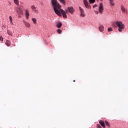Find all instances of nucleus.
Segmentation results:
<instances>
[{
  "instance_id": "nucleus-1",
  "label": "nucleus",
  "mask_w": 128,
  "mask_h": 128,
  "mask_svg": "<svg viewBox=\"0 0 128 128\" xmlns=\"http://www.w3.org/2000/svg\"><path fill=\"white\" fill-rule=\"evenodd\" d=\"M51 2L52 6L54 8L55 14H56L58 16H61L62 14L63 18H68L66 12L62 9L60 8V5L58 2V0H52Z\"/></svg>"
},
{
  "instance_id": "nucleus-2",
  "label": "nucleus",
  "mask_w": 128,
  "mask_h": 128,
  "mask_svg": "<svg viewBox=\"0 0 128 128\" xmlns=\"http://www.w3.org/2000/svg\"><path fill=\"white\" fill-rule=\"evenodd\" d=\"M116 26L118 28V30L120 32H122L124 30L125 26L124 24H122V22L117 21L116 22Z\"/></svg>"
},
{
  "instance_id": "nucleus-3",
  "label": "nucleus",
  "mask_w": 128,
  "mask_h": 128,
  "mask_svg": "<svg viewBox=\"0 0 128 128\" xmlns=\"http://www.w3.org/2000/svg\"><path fill=\"white\" fill-rule=\"evenodd\" d=\"M79 10H80V16H82L84 18L86 16V14H84V8H82L80 6L79 7Z\"/></svg>"
},
{
  "instance_id": "nucleus-4",
  "label": "nucleus",
  "mask_w": 128,
  "mask_h": 128,
  "mask_svg": "<svg viewBox=\"0 0 128 128\" xmlns=\"http://www.w3.org/2000/svg\"><path fill=\"white\" fill-rule=\"evenodd\" d=\"M84 4L86 8H90V5L88 4V0H84Z\"/></svg>"
},
{
  "instance_id": "nucleus-5",
  "label": "nucleus",
  "mask_w": 128,
  "mask_h": 128,
  "mask_svg": "<svg viewBox=\"0 0 128 128\" xmlns=\"http://www.w3.org/2000/svg\"><path fill=\"white\" fill-rule=\"evenodd\" d=\"M68 10L71 14H72L74 12V9L72 7H68Z\"/></svg>"
},
{
  "instance_id": "nucleus-6",
  "label": "nucleus",
  "mask_w": 128,
  "mask_h": 128,
  "mask_svg": "<svg viewBox=\"0 0 128 128\" xmlns=\"http://www.w3.org/2000/svg\"><path fill=\"white\" fill-rule=\"evenodd\" d=\"M102 12H104V6L102 5V4L101 3L99 6V12L102 14Z\"/></svg>"
},
{
  "instance_id": "nucleus-7",
  "label": "nucleus",
  "mask_w": 128,
  "mask_h": 128,
  "mask_svg": "<svg viewBox=\"0 0 128 128\" xmlns=\"http://www.w3.org/2000/svg\"><path fill=\"white\" fill-rule=\"evenodd\" d=\"M16 12L18 14H22V9H20V7L18 6L16 10Z\"/></svg>"
},
{
  "instance_id": "nucleus-8",
  "label": "nucleus",
  "mask_w": 128,
  "mask_h": 128,
  "mask_svg": "<svg viewBox=\"0 0 128 128\" xmlns=\"http://www.w3.org/2000/svg\"><path fill=\"white\" fill-rule=\"evenodd\" d=\"M99 124H100V126H102V128H106V126L104 125V122L100 120L99 122Z\"/></svg>"
},
{
  "instance_id": "nucleus-9",
  "label": "nucleus",
  "mask_w": 128,
  "mask_h": 128,
  "mask_svg": "<svg viewBox=\"0 0 128 128\" xmlns=\"http://www.w3.org/2000/svg\"><path fill=\"white\" fill-rule=\"evenodd\" d=\"M25 14L27 20H28V16H30V12H28V10H26Z\"/></svg>"
},
{
  "instance_id": "nucleus-10",
  "label": "nucleus",
  "mask_w": 128,
  "mask_h": 128,
  "mask_svg": "<svg viewBox=\"0 0 128 128\" xmlns=\"http://www.w3.org/2000/svg\"><path fill=\"white\" fill-rule=\"evenodd\" d=\"M99 30L100 32H104V26H99Z\"/></svg>"
},
{
  "instance_id": "nucleus-11",
  "label": "nucleus",
  "mask_w": 128,
  "mask_h": 128,
  "mask_svg": "<svg viewBox=\"0 0 128 128\" xmlns=\"http://www.w3.org/2000/svg\"><path fill=\"white\" fill-rule=\"evenodd\" d=\"M24 24H25V26H27V28H30V24L28 22L26 21L24 22Z\"/></svg>"
},
{
  "instance_id": "nucleus-12",
  "label": "nucleus",
  "mask_w": 128,
  "mask_h": 128,
  "mask_svg": "<svg viewBox=\"0 0 128 128\" xmlns=\"http://www.w3.org/2000/svg\"><path fill=\"white\" fill-rule=\"evenodd\" d=\"M62 24L60 22H58L57 23L56 26L58 28H62Z\"/></svg>"
},
{
  "instance_id": "nucleus-13",
  "label": "nucleus",
  "mask_w": 128,
  "mask_h": 128,
  "mask_svg": "<svg viewBox=\"0 0 128 128\" xmlns=\"http://www.w3.org/2000/svg\"><path fill=\"white\" fill-rule=\"evenodd\" d=\"M10 41L7 40L6 42V46H10Z\"/></svg>"
},
{
  "instance_id": "nucleus-14",
  "label": "nucleus",
  "mask_w": 128,
  "mask_h": 128,
  "mask_svg": "<svg viewBox=\"0 0 128 128\" xmlns=\"http://www.w3.org/2000/svg\"><path fill=\"white\" fill-rule=\"evenodd\" d=\"M110 2V6H114V0H108Z\"/></svg>"
},
{
  "instance_id": "nucleus-15",
  "label": "nucleus",
  "mask_w": 128,
  "mask_h": 128,
  "mask_svg": "<svg viewBox=\"0 0 128 128\" xmlns=\"http://www.w3.org/2000/svg\"><path fill=\"white\" fill-rule=\"evenodd\" d=\"M14 4H16V6H18L20 4V2L18 0H14Z\"/></svg>"
},
{
  "instance_id": "nucleus-16",
  "label": "nucleus",
  "mask_w": 128,
  "mask_h": 128,
  "mask_svg": "<svg viewBox=\"0 0 128 128\" xmlns=\"http://www.w3.org/2000/svg\"><path fill=\"white\" fill-rule=\"evenodd\" d=\"M121 8H122V12H126V8H124V7L122 6Z\"/></svg>"
},
{
  "instance_id": "nucleus-17",
  "label": "nucleus",
  "mask_w": 128,
  "mask_h": 128,
  "mask_svg": "<svg viewBox=\"0 0 128 128\" xmlns=\"http://www.w3.org/2000/svg\"><path fill=\"white\" fill-rule=\"evenodd\" d=\"M90 4H94L96 0H89Z\"/></svg>"
},
{
  "instance_id": "nucleus-18",
  "label": "nucleus",
  "mask_w": 128,
  "mask_h": 128,
  "mask_svg": "<svg viewBox=\"0 0 128 128\" xmlns=\"http://www.w3.org/2000/svg\"><path fill=\"white\" fill-rule=\"evenodd\" d=\"M60 2H62L63 4L66 5V0H59Z\"/></svg>"
},
{
  "instance_id": "nucleus-19",
  "label": "nucleus",
  "mask_w": 128,
  "mask_h": 128,
  "mask_svg": "<svg viewBox=\"0 0 128 128\" xmlns=\"http://www.w3.org/2000/svg\"><path fill=\"white\" fill-rule=\"evenodd\" d=\"M105 124L106 126H110V124H108V122L106 120L105 121Z\"/></svg>"
},
{
  "instance_id": "nucleus-20",
  "label": "nucleus",
  "mask_w": 128,
  "mask_h": 128,
  "mask_svg": "<svg viewBox=\"0 0 128 128\" xmlns=\"http://www.w3.org/2000/svg\"><path fill=\"white\" fill-rule=\"evenodd\" d=\"M9 18H10V22L11 24H12V18L11 16H9Z\"/></svg>"
},
{
  "instance_id": "nucleus-21",
  "label": "nucleus",
  "mask_w": 128,
  "mask_h": 128,
  "mask_svg": "<svg viewBox=\"0 0 128 128\" xmlns=\"http://www.w3.org/2000/svg\"><path fill=\"white\" fill-rule=\"evenodd\" d=\"M31 8H32V10H36V6H32Z\"/></svg>"
},
{
  "instance_id": "nucleus-22",
  "label": "nucleus",
  "mask_w": 128,
  "mask_h": 128,
  "mask_svg": "<svg viewBox=\"0 0 128 128\" xmlns=\"http://www.w3.org/2000/svg\"><path fill=\"white\" fill-rule=\"evenodd\" d=\"M32 21L33 22H34V24H36V18H32Z\"/></svg>"
},
{
  "instance_id": "nucleus-23",
  "label": "nucleus",
  "mask_w": 128,
  "mask_h": 128,
  "mask_svg": "<svg viewBox=\"0 0 128 128\" xmlns=\"http://www.w3.org/2000/svg\"><path fill=\"white\" fill-rule=\"evenodd\" d=\"M57 32H58V34H62V30H61L58 29L57 30Z\"/></svg>"
},
{
  "instance_id": "nucleus-24",
  "label": "nucleus",
  "mask_w": 128,
  "mask_h": 128,
  "mask_svg": "<svg viewBox=\"0 0 128 128\" xmlns=\"http://www.w3.org/2000/svg\"><path fill=\"white\" fill-rule=\"evenodd\" d=\"M112 28H108V32H112Z\"/></svg>"
},
{
  "instance_id": "nucleus-25",
  "label": "nucleus",
  "mask_w": 128,
  "mask_h": 128,
  "mask_svg": "<svg viewBox=\"0 0 128 128\" xmlns=\"http://www.w3.org/2000/svg\"><path fill=\"white\" fill-rule=\"evenodd\" d=\"M0 40L2 42V40H4V38H2V36H0Z\"/></svg>"
},
{
  "instance_id": "nucleus-26",
  "label": "nucleus",
  "mask_w": 128,
  "mask_h": 128,
  "mask_svg": "<svg viewBox=\"0 0 128 128\" xmlns=\"http://www.w3.org/2000/svg\"><path fill=\"white\" fill-rule=\"evenodd\" d=\"M8 34H9V36H12V33L10 32L9 31H8Z\"/></svg>"
},
{
  "instance_id": "nucleus-27",
  "label": "nucleus",
  "mask_w": 128,
  "mask_h": 128,
  "mask_svg": "<svg viewBox=\"0 0 128 128\" xmlns=\"http://www.w3.org/2000/svg\"><path fill=\"white\" fill-rule=\"evenodd\" d=\"M97 128H100V124L97 125Z\"/></svg>"
},
{
  "instance_id": "nucleus-28",
  "label": "nucleus",
  "mask_w": 128,
  "mask_h": 128,
  "mask_svg": "<svg viewBox=\"0 0 128 128\" xmlns=\"http://www.w3.org/2000/svg\"><path fill=\"white\" fill-rule=\"evenodd\" d=\"M98 7V5L97 4H94L93 6V8H96Z\"/></svg>"
},
{
  "instance_id": "nucleus-29",
  "label": "nucleus",
  "mask_w": 128,
  "mask_h": 128,
  "mask_svg": "<svg viewBox=\"0 0 128 128\" xmlns=\"http://www.w3.org/2000/svg\"><path fill=\"white\" fill-rule=\"evenodd\" d=\"M34 12H38V10L36 9L34 10Z\"/></svg>"
},
{
  "instance_id": "nucleus-30",
  "label": "nucleus",
  "mask_w": 128,
  "mask_h": 128,
  "mask_svg": "<svg viewBox=\"0 0 128 128\" xmlns=\"http://www.w3.org/2000/svg\"><path fill=\"white\" fill-rule=\"evenodd\" d=\"M68 10H66V12H65L66 14H68Z\"/></svg>"
},
{
  "instance_id": "nucleus-31",
  "label": "nucleus",
  "mask_w": 128,
  "mask_h": 128,
  "mask_svg": "<svg viewBox=\"0 0 128 128\" xmlns=\"http://www.w3.org/2000/svg\"><path fill=\"white\" fill-rule=\"evenodd\" d=\"M101 0V2H102V0Z\"/></svg>"
},
{
  "instance_id": "nucleus-32",
  "label": "nucleus",
  "mask_w": 128,
  "mask_h": 128,
  "mask_svg": "<svg viewBox=\"0 0 128 128\" xmlns=\"http://www.w3.org/2000/svg\"><path fill=\"white\" fill-rule=\"evenodd\" d=\"M97 14H98V12H97Z\"/></svg>"
},
{
  "instance_id": "nucleus-33",
  "label": "nucleus",
  "mask_w": 128,
  "mask_h": 128,
  "mask_svg": "<svg viewBox=\"0 0 128 128\" xmlns=\"http://www.w3.org/2000/svg\"><path fill=\"white\" fill-rule=\"evenodd\" d=\"M74 82H76V80H74Z\"/></svg>"
}]
</instances>
